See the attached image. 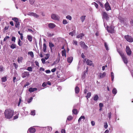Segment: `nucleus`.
<instances>
[{
    "label": "nucleus",
    "instance_id": "obj_1",
    "mask_svg": "<svg viewBox=\"0 0 133 133\" xmlns=\"http://www.w3.org/2000/svg\"><path fill=\"white\" fill-rule=\"evenodd\" d=\"M14 113V111L10 109H8L5 110L4 114L5 117L10 119L12 117Z\"/></svg>",
    "mask_w": 133,
    "mask_h": 133
},
{
    "label": "nucleus",
    "instance_id": "obj_2",
    "mask_svg": "<svg viewBox=\"0 0 133 133\" xmlns=\"http://www.w3.org/2000/svg\"><path fill=\"white\" fill-rule=\"evenodd\" d=\"M117 51L120 55L121 56L124 63L125 64H127L128 62V60L127 59V58L125 57L124 56L123 53L122 52L120 51H118V50H117Z\"/></svg>",
    "mask_w": 133,
    "mask_h": 133
},
{
    "label": "nucleus",
    "instance_id": "obj_3",
    "mask_svg": "<svg viewBox=\"0 0 133 133\" xmlns=\"http://www.w3.org/2000/svg\"><path fill=\"white\" fill-rule=\"evenodd\" d=\"M51 19L54 20H59V17L57 14H51Z\"/></svg>",
    "mask_w": 133,
    "mask_h": 133
},
{
    "label": "nucleus",
    "instance_id": "obj_4",
    "mask_svg": "<svg viewBox=\"0 0 133 133\" xmlns=\"http://www.w3.org/2000/svg\"><path fill=\"white\" fill-rule=\"evenodd\" d=\"M107 30L109 32L112 34L114 32V27L113 26L111 25L110 27L107 26Z\"/></svg>",
    "mask_w": 133,
    "mask_h": 133
},
{
    "label": "nucleus",
    "instance_id": "obj_5",
    "mask_svg": "<svg viewBox=\"0 0 133 133\" xmlns=\"http://www.w3.org/2000/svg\"><path fill=\"white\" fill-rule=\"evenodd\" d=\"M124 37L127 41L130 42H133V39L129 35L125 36Z\"/></svg>",
    "mask_w": 133,
    "mask_h": 133
},
{
    "label": "nucleus",
    "instance_id": "obj_6",
    "mask_svg": "<svg viewBox=\"0 0 133 133\" xmlns=\"http://www.w3.org/2000/svg\"><path fill=\"white\" fill-rule=\"evenodd\" d=\"M128 55L130 56L131 54V51L128 46H127L125 49Z\"/></svg>",
    "mask_w": 133,
    "mask_h": 133
},
{
    "label": "nucleus",
    "instance_id": "obj_7",
    "mask_svg": "<svg viewBox=\"0 0 133 133\" xmlns=\"http://www.w3.org/2000/svg\"><path fill=\"white\" fill-rule=\"evenodd\" d=\"M80 44L81 47L85 49H87L88 48V46L85 44V43L84 42H81L79 43Z\"/></svg>",
    "mask_w": 133,
    "mask_h": 133
},
{
    "label": "nucleus",
    "instance_id": "obj_8",
    "mask_svg": "<svg viewBox=\"0 0 133 133\" xmlns=\"http://www.w3.org/2000/svg\"><path fill=\"white\" fill-rule=\"evenodd\" d=\"M104 6L105 9L107 11H108L111 9V8L109 5V3L107 2L105 4Z\"/></svg>",
    "mask_w": 133,
    "mask_h": 133
},
{
    "label": "nucleus",
    "instance_id": "obj_9",
    "mask_svg": "<svg viewBox=\"0 0 133 133\" xmlns=\"http://www.w3.org/2000/svg\"><path fill=\"white\" fill-rule=\"evenodd\" d=\"M109 17L108 15L106 12H104L103 13V18L104 19H105L107 20H108Z\"/></svg>",
    "mask_w": 133,
    "mask_h": 133
},
{
    "label": "nucleus",
    "instance_id": "obj_10",
    "mask_svg": "<svg viewBox=\"0 0 133 133\" xmlns=\"http://www.w3.org/2000/svg\"><path fill=\"white\" fill-rule=\"evenodd\" d=\"M29 72H24L22 74V77L23 78L27 77L29 75Z\"/></svg>",
    "mask_w": 133,
    "mask_h": 133
},
{
    "label": "nucleus",
    "instance_id": "obj_11",
    "mask_svg": "<svg viewBox=\"0 0 133 133\" xmlns=\"http://www.w3.org/2000/svg\"><path fill=\"white\" fill-rule=\"evenodd\" d=\"M106 75V73L105 72L103 73H99L98 77L100 78H104Z\"/></svg>",
    "mask_w": 133,
    "mask_h": 133
},
{
    "label": "nucleus",
    "instance_id": "obj_12",
    "mask_svg": "<svg viewBox=\"0 0 133 133\" xmlns=\"http://www.w3.org/2000/svg\"><path fill=\"white\" fill-rule=\"evenodd\" d=\"M48 26L50 29H53L56 26V25L53 23H51L49 24Z\"/></svg>",
    "mask_w": 133,
    "mask_h": 133
},
{
    "label": "nucleus",
    "instance_id": "obj_13",
    "mask_svg": "<svg viewBox=\"0 0 133 133\" xmlns=\"http://www.w3.org/2000/svg\"><path fill=\"white\" fill-rule=\"evenodd\" d=\"M29 132L31 133H34L35 132L36 129L35 128H33L32 127H31L30 128L29 130Z\"/></svg>",
    "mask_w": 133,
    "mask_h": 133
},
{
    "label": "nucleus",
    "instance_id": "obj_14",
    "mask_svg": "<svg viewBox=\"0 0 133 133\" xmlns=\"http://www.w3.org/2000/svg\"><path fill=\"white\" fill-rule=\"evenodd\" d=\"M37 90V88H30L29 89V91L30 92H31Z\"/></svg>",
    "mask_w": 133,
    "mask_h": 133
},
{
    "label": "nucleus",
    "instance_id": "obj_15",
    "mask_svg": "<svg viewBox=\"0 0 133 133\" xmlns=\"http://www.w3.org/2000/svg\"><path fill=\"white\" fill-rule=\"evenodd\" d=\"M75 93L78 94L79 92V89L78 86H76L75 88Z\"/></svg>",
    "mask_w": 133,
    "mask_h": 133
},
{
    "label": "nucleus",
    "instance_id": "obj_16",
    "mask_svg": "<svg viewBox=\"0 0 133 133\" xmlns=\"http://www.w3.org/2000/svg\"><path fill=\"white\" fill-rule=\"evenodd\" d=\"M73 59V58L72 57H68L67 59L68 62L70 63H71Z\"/></svg>",
    "mask_w": 133,
    "mask_h": 133
},
{
    "label": "nucleus",
    "instance_id": "obj_17",
    "mask_svg": "<svg viewBox=\"0 0 133 133\" xmlns=\"http://www.w3.org/2000/svg\"><path fill=\"white\" fill-rule=\"evenodd\" d=\"M84 36V35L83 33H81L79 35H78L77 37L76 38H80L82 39V37Z\"/></svg>",
    "mask_w": 133,
    "mask_h": 133
},
{
    "label": "nucleus",
    "instance_id": "obj_18",
    "mask_svg": "<svg viewBox=\"0 0 133 133\" xmlns=\"http://www.w3.org/2000/svg\"><path fill=\"white\" fill-rule=\"evenodd\" d=\"M86 63L88 65H89L90 66L92 64V61L89 59H88L87 60Z\"/></svg>",
    "mask_w": 133,
    "mask_h": 133
},
{
    "label": "nucleus",
    "instance_id": "obj_19",
    "mask_svg": "<svg viewBox=\"0 0 133 133\" xmlns=\"http://www.w3.org/2000/svg\"><path fill=\"white\" fill-rule=\"evenodd\" d=\"M46 44L44 43L43 44V50L44 52H46Z\"/></svg>",
    "mask_w": 133,
    "mask_h": 133
},
{
    "label": "nucleus",
    "instance_id": "obj_20",
    "mask_svg": "<svg viewBox=\"0 0 133 133\" xmlns=\"http://www.w3.org/2000/svg\"><path fill=\"white\" fill-rule=\"evenodd\" d=\"M85 16H81L80 19L82 22H84V20L85 19Z\"/></svg>",
    "mask_w": 133,
    "mask_h": 133
},
{
    "label": "nucleus",
    "instance_id": "obj_21",
    "mask_svg": "<svg viewBox=\"0 0 133 133\" xmlns=\"http://www.w3.org/2000/svg\"><path fill=\"white\" fill-rule=\"evenodd\" d=\"M23 58L22 57H18V58L17 61L19 63H21L22 62V61Z\"/></svg>",
    "mask_w": 133,
    "mask_h": 133
},
{
    "label": "nucleus",
    "instance_id": "obj_22",
    "mask_svg": "<svg viewBox=\"0 0 133 133\" xmlns=\"http://www.w3.org/2000/svg\"><path fill=\"white\" fill-rule=\"evenodd\" d=\"M19 23L18 21L16 22V23L15 24V26L16 28H18L19 27Z\"/></svg>",
    "mask_w": 133,
    "mask_h": 133
},
{
    "label": "nucleus",
    "instance_id": "obj_23",
    "mask_svg": "<svg viewBox=\"0 0 133 133\" xmlns=\"http://www.w3.org/2000/svg\"><path fill=\"white\" fill-rule=\"evenodd\" d=\"M49 45L51 50H52V48L54 46V45L51 42H50Z\"/></svg>",
    "mask_w": 133,
    "mask_h": 133
},
{
    "label": "nucleus",
    "instance_id": "obj_24",
    "mask_svg": "<svg viewBox=\"0 0 133 133\" xmlns=\"http://www.w3.org/2000/svg\"><path fill=\"white\" fill-rule=\"evenodd\" d=\"M27 38L29 41L30 42H31L32 41V37L30 35H28L27 36Z\"/></svg>",
    "mask_w": 133,
    "mask_h": 133
},
{
    "label": "nucleus",
    "instance_id": "obj_25",
    "mask_svg": "<svg viewBox=\"0 0 133 133\" xmlns=\"http://www.w3.org/2000/svg\"><path fill=\"white\" fill-rule=\"evenodd\" d=\"M72 112L73 114L75 115H76L78 113L77 110L76 109H74L72 110Z\"/></svg>",
    "mask_w": 133,
    "mask_h": 133
},
{
    "label": "nucleus",
    "instance_id": "obj_26",
    "mask_svg": "<svg viewBox=\"0 0 133 133\" xmlns=\"http://www.w3.org/2000/svg\"><path fill=\"white\" fill-rule=\"evenodd\" d=\"M99 97L98 95H95L94 97V99L95 101H96L98 99Z\"/></svg>",
    "mask_w": 133,
    "mask_h": 133
},
{
    "label": "nucleus",
    "instance_id": "obj_27",
    "mask_svg": "<svg viewBox=\"0 0 133 133\" xmlns=\"http://www.w3.org/2000/svg\"><path fill=\"white\" fill-rule=\"evenodd\" d=\"M112 92V94L115 95L117 93V90L115 88H114Z\"/></svg>",
    "mask_w": 133,
    "mask_h": 133
},
{
    "label": "nucleus",
    "instance_id": "obj_28",
    "mask_svg": "<svg viewBox=\"0 0 133 133\" xmlns=\"http://www.w3.org/2000/svg\"><path fill=\"white\" fill-rule=\"evenodd\" d=\"M62 55L63 56H65V57L66 56V51L65 50H64L62 51Z\"/></svg>",
    "mask_w": 133,
    "mask_h": 133
},
{
    "label": "nucleus",
    "instance_id": "obj_29",
    "mask_svg": "<svg viewBox=\"0 0 133 133\" xmlns=\"http://www.w3.org/2000/svg\"><path fill=\"white\" fill-rule=\"evenodd\" d=\"M104 46L105 48L106 49V50L107 51L109 50V48L108 47V45L107 44L106 42L104 43Z\"/></svg>",
    "mask_w": 133,
    "mask_h": 133
},
{
    "label": "nucleus",
    "instance_id": "obj_30",
    "mask_svg": "<svg viewBox=\"0 0 133 133\" xmlns=\"http://www.w3.org/2000/svg\"><path fill=\"white\" fill-rule=\"evenodd\" d=\"M85 119V117L83 116H82L78 120V122H80V121H81V120L82 119L84 120Z\"/></svg>",
    "mask_w": 133,
    "mask_h": 133
},
{
    "label": "nucleus",
    "instance_id": "obj_31",
    "mask_svg": "<svg viewBox=\"0 0 133 133\" xmlns=\"http://www.w3.org/2000/svg\"><path fill=\"white\" fill-rule=\"evenodd\" d=\"M91 95V93L90 92H89L87 93V95L86 96V97H87V99L89 98Z\"/></svg>",
    "mask_w": 133,
    "mask_h": 133
},
{
    "label": "nucleus",
    "instance_id": "obj_32",
    "mask_svg": "<svg viewBox=\"0 0 133 133\" xmlns=\"http://www.w3.org/2000/svg\"><path fill=\"white\" fill-rule=\"evenodd\" d=\"M16 47V45L15 44H12L10 46L11 49H14Z\"/></svg>",
    "mask_w": 133,
    "mask_h": 133
},
{
    "label": "nucleus",
    "instance_id": "obj_33",
    "mask_svg": "<svg viewBox=\"0 0 133 133\" xmlns=\"http://www.w3.org/2000/svg\"><path fill=\"white\" fill-rule=\"evenodd\" d=\"M28 54L30 55L31 57L33 58L34 57V54L32 51L29 52Z\"/></svg>",
    "mask_w": 133,
    "mask_h": 133
},
{
    "label": "nucleus",
    "instance_id": "obj_34",
    "mask_svg": "<svg viewBox=\"0 0 133 133\" xmlns=\"http://www.w3.org/2000/svg\"><path fill=\"white\" fill-rule=\"evenodd\" d=\"M111 74L112 81H113L114 77V74L113 72H111Z\"/></svg>",
    "mask_w": 133,
    "mask_h": 133
},
{
    "label": "nucleus",
    "instance_id": "obj_35",
    "mask_svg": "<svg viewBox=\"0 0 133 133\" xmlns=\"http://www.w3.org/2000/svg\"><path fill=\"white\" fill-rule=\"evenodd\" d=\"M6 77H2L1 78L2 81V82H5L6 80Z\"/></svg>",
    "mask_w": 133,
    "mask_h": 133
},
{
    "label": "nucleus",
    "instance_id": "obj_36",
    "mask_svg": "<svg viewBox=\"0 0 133 133\" xmlns=\"http://www.w3.org/2000/svg\"><path fill=\"white\" fill-rule=\"evenodd\" d=\"M29 1L30 4L32 5L35 2V0H29Z\"/></svg>",
    "mask_w": 133,
    "mask_h": 133
},
{
    "label": "nucleus",
    "instance_id": "obj_37",
    "mask_svg": "<svg viewBox=\"0 0 133 133\" xmlns=\"http://www.w3.org/2000/svg\"><path fill=\"white\" fill-rule=\"evenodd\" d=\"M75 33V31H74L72 32H71L69 33V35L71 36H74V35Z\"/></svg>",
    "mask_w": 133,
    "mask_h": 133
},
{
    "label": "nucleus",
    "instance_id": "obj_38",
    "mask_svg": "<svg viewBox=\"0 0 133 133\" xmlns=\"http://www.w3.org/2000/svg\"><path fill=\"white\" fill-rule=\"evenodd\" d=\"M46 129H47L48 131H50L52 130V128L50 127H48L46 128Z\"/></svg>",
    "mask_w": 133,
    "mask_h": 133
},
{
    "label": "nucleus",
    "instance_id": "obj_39",
    "mask_svg": "<svg viewBox=\"0 0 133 133\" xmlns=\"http://www.w3.org/2000/svg\"><path fill=\"white\" fill-rule=\"evenodd\" d=\"M104 128H105L107 129L108 127V125L107 124V122H105L104 123Z\"/></svg>",
    "mask_w": 133,
    "mask_h": 133
},
{
    "label": "nucleus",
    "instance_id": "obj_40",
    "mask_svg": "<svg viewBox=\"0 0 133 133\" xmlns=\"http://www.w3.org/2000/svg\"><path fill=\"white\" fill-rule=\"evenodd\" d=\"M35 110H33L30 113L31 115L33 116L35 115Z\"/></svg>",
    "mask_w": 133,
    "mask_h": 133
},
{
    "label": "nucleus",
    "instance_id": "obj_41",
    "mask_svg": "<svg viewBox=\"0 0 133 133\" xmlns=\"http://www.w3.org/2000/svg\"><path fill=\"white\" fill-rule=\"evenodd\" d=\"M66 18L70 20H71L72 17L70 15H68L66 16Z\"/></svg>",
    "mask_w": 133,
    "mask_h": 133
},
{
    "label": "nucleus",
    "instance_id": "obj_42",
    "mask_svg": "<svg viewBox=\"0 0 133 133\" xmlns=\"http://www.w3.org/2000/svg\"><path fill=\"white\" fill-rule=\"evenodd\" d=\"M33 16H34L36 18H38L39 17V16L38 15L36 14L35 13H34V14H33Z\"/></svg>",
    "mask_w": 133,
    "mask_h": 133
},
{
    "label": "nucleus",
    "instance_id": "obj_43",
    "mask_svg": "<svg viewBox=\"0 0 133 133\" xmlns=\"http://www.w3.org/2000/svg\"><path fill=\"white\" fill-rule=\"evenodd\" d=\"M111 112H110L108 114V117L109 118V120H110L111 119Z\"/></svg>",
    "mask_w": 133,
    "mask_h": 133
},
{
    "label": "nucleus",
    "instance_id": "obj_44",
    "mask_svg": "<svg viewBox=\"0 0 133 133\" xmlns=\"http://www.w3.org/2000/svg\"><path fill=\"white\" fill-rule=\"evenodd\" d=\"M72 119V117L71 116H68L67 118V119L69 121H71Z\"/></svg>",
    "mask_w": 133,
    "mask_h": 133
},
{
    "label": "nucleus",
    "instance_id": "obj_45",
    "mask_svg": "<svg viewBox=\"0 0 133 133\" xmlns=\"http://www.w3.org/2000/svg\"><path fill=\"white\" fill-rule=\"evenodd\" d=\"M12 19L15 21V22L18 21V19L16 17H14L12 18Z\"/></svg>",
    "mask_w": 133,
    "mask_h": 133
},
{
    "label": "nucleus",
    "instance_id": "obj_46",
    "mask_svg": "<svg viewBox=\"0 0 133 133\" xmlns=\"http://www.w3.org/2000/svg\"><path fill=\"white\" fill-rule=\"evenodd\" d=\"M27 70L29 71H32V68L31 67H29L28 68Z\"/></svg>",
    "mask_w": 133,
    "mask_h": 133
},
{
    "label": "nucleus",
    "instance_id": "obj_47",
    "mask_svg": "<svg viewBox=\"0 0 133 133\" xmlns=\"http://www.w3.org/2000/svg\"><path fill=\"white\" fill-rule=\"evenodd\" d=\"M68 23L67 21L65 19H64L63 21V23L64 24H65Z\"/></svg>",
    "mask_w": 133,
    "mask_h": 133
},
{
    "label": "nucleus",
    "instance_id": "obj_48",
    "mask_svg": "<svg viewBox=\"0 0 133 133\" xmlns=\"http://www.w3.org/2000/svg\"><path fill=\"white\" fill-rule=\"evenodd\" d=\"M46 57H45V59H46V60H47V59L48 58H49V56H50V55L49 54H46Z\"/></svg>",
    "mask_w": 133,
    "mask_h": 133
},
{
    "label": "nucleus",
    "instance_id": "obj_49",
    "mask_svg": "<svg viewBox=\"0 0 133 133\" xmlns=\"http://www.w3.org/2000/svg\"><path fill=\"white\" fill-rule=\"evenodd\" d=\"M4 68L2 66H0V71L2 72L3 71Z\"/></svg>",
    "mask_w": 133,
    "mask_h": 133
},
{
    "label": "nucleus",
    "instance_id": "obj_50",
    "mask_svg": "<svg viewBox=\"0 0 133 133\" xmlns=\"http://www.w3.org/2000/svg\"><path fill=\"white\" fill-rule=\"evenodd\" d=\"M19 114H18L16 115L15 116H14V119H17L18 118V115Z\"/></svg>",
    "mask_w": 133,
    "mask_h": 133
},
{
    "label": "nucleus",
    "instance_id": "obj_51",
    "mask_svg": "<svg viewBox=\"0 0 133 133\" xmlns=\"http://www.w3.org/2000/svg\"><path fill=\"white\" fill-rule=\"evenodd\" d=\"M9 36H6L5 38H4V39H3V41H5L7 39H8L9 38Z\"/></svg>",
    "mask_w": 133,
    "mask_h": 133
},
{
    "label": "nucleus",
    "instance_id": "obj_52",
    "mask_svg": "<svg viewBox=\"0 0 133 133\" xmlns=\"http://www.w3.org/2000/svg\"><path fill=\"white\" fill-rule=\"evenodd\" d=\"M13 65L16 69H17L18 67V65L16 64L15 63H13Z\"/></svg>",
    "mask_w": 133,
    "mask_h": 133
},
{
    "label": "nucleus",
    "instance_id": "obj_53",
    "mask_svg": "<svg viewBox=\"0 0 133 133\" xmlns=\"http://www.w3.org/2000/svg\"><path fill=\"white\" fill-rule=\"evenodd\" d=\"M86 73H84L83 75H82V78L83 79H84L85 78V76L86 75Z\"/></svg>",
    "mask_w": 133,
    "mask_h": 133
},
{
    "label": "nucleus",
    "instance_id": "obj_54",
    "mask_svg": "<svg viewBox=\"0 0 133 133\" xmlns=\"http://www.w3.org/2000/svg\"><path fill=\"white\" fill-rule=\"evenodd\" d=\"M91 125L93 126H94L95 125V122L94 121H91Z\"/></svg>",
    "mask_w": 133,
    "mask_h": 133
},
{
    "label": "nucleus",
    "instance_id": "obj_55",
    "mask_svg": "<svg viewBox=\"0 0 133 133\" xmlns=\"http://www.w3.org/2000/svg\"><path fill=\"white\" fill-rule=\"evenodd\" d=\"M45 59L44 58H42L41 59V61H42V62L44 64L45 63Z\"/></svg>",
    "mask_w": 133,
    "mask_h": 133
},
{
    "label": "nucleus",
    "instance_id": "obj_56",
    "mask_svg": "<svg viewBox=\"0 0 133 133\" xmlns=\"http://www.w3.org/2000/svg\"><path fill=\"white\" fill-rule=\"evenodd\" d=\"M21 41L19 39V40L18 42V44L20 46H21L22 45V44H20Z\"/></svg>",
    "mask_w": 133,
    "mask_h": 133
},
{
    "label": "nucleus",
    "instance_id": "obj_57",
    "mask_svg": "<svg viewBox=\"0 0 133 133\" xmlns=\"http://www.w3.org/2000/svg\"><path fill=\"white\" fill-rule=\"evenodd\" d=\"M34 13L33 12H29L27 14V15L29 16H33Z\"/></svg>",
    "mask_w": 133,
    "mask_h": 133
},
{
    "label": "nucleus",
    "instance_id": "obj_58",
    "mask_svg": "<svg viewBox=\"0 0 133 133\" xmlns=\"http://www.w3.org/2000/svg\"><path fill=\"white\" fill-rule=\"evenodd\" d=\"M103 105V104L102 103H100L99 104V106L100 108H102Z\"/></svg>",
    "mask_w": 133,
    "mask_h": 133
},
{
    "label": "nucleus",
    "instance_id": "obj_59",
    "mask_svg": "<svg viewBox=\"0 0 133 133\" xmlns=\"http://www.w3.org/2000/svg\"><path fill=\"white\" fill-rule=\"evenodd\" d=\"M73 44L76 45H77V42L76 41L74 40L73 41Z\"/></svg>",
    "mask_w": 133,
    "mask_h": 133
},
{
    "label": "nucleus",
    "instance_id": "obj_60",
    "mask_svg": "<svg viewBox=\"0 0 133 133\" xmlns=\"http://www.w3.org/2000/svg\"><path fill=\"white\" fill-rule=\"evenodd\" d=\"M94 3L96 8H98V5L95 2H94V3Z\"/></svg>",
    "mask_w": 133,
    "mask_h": 133
},
{
    "label": "nucleus",
    "instance_id": "obj_61",
    "mask_svg": "<svg viewBox=\"0 0 133 133\" xmlns=\"http://www.w3.org/2000/svg\"><path fill=\"white\" fill-rule=\"evenodd\" d=\"M16 40V38L15 37H13L12 38L11 40L12 41H14V42H15Z\"/></svg>",
    "mask_w": 133,
    "mask_h": 133
},
{
    "label": "nucleus",
    "instance_id": "obj_62",
    "mask_svg": "<svg viewBox=\"0 0 133 133\" xmlns=\"http://www.w3.org/2000/svg\"><path fill=\"white\" fill-rule=\"evenodd\" d=\"M46 85H47V83H45V82H44L42 84V86L43 87H45Z\"/></svg>",
    "mask_w": 133,
    "mask_h": 133
},
{
    "label": "nucleus",
    "instance_id": "obj_63",
    "mask_svg": "<svg viewBox=\"0 0 133 133\" xmlns=\"http://www.w3.org/2000/svg\"><path fill=\"white\" fill-rule=\"evenodd\" d=\"M9 26H6V27H5L3 29V30L4 31H6V30L8 29L9 28Z\"/></svg>",
    "mask_w": 133,
    "mask_h": 133
},
{
    "label": "nucleus",
    "instance_id": "obj_64",
    "mask_svg": "<svg viewBox=\"0 0 133 133\" xmlns=\"http://www.w3.org/2000/svg\"><path fill=\"white\" fill-rule=\"evenodd\" d=\"M61 132L62 133H65V130L64 129H62L61 130Z\"/></svg>",
    "mask_w": 133,
    "mask_h": 133
}]
</instances>
